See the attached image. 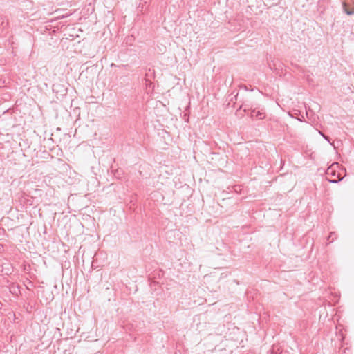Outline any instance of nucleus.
Segmentation results:
<instances>
[{
    "instance_id": "obj_3",
    "label": "nucleus",
    "mask_w": 354,
    "mask_h": 354,
    "mask_svg": "<svg viewBox=\"0 0 354 354\" xmlns=\"http://www.w3.org/2000/svg\"><path fill=\"white\" fill-rule=\"evenodd\" d=\"M342 6H343V9H344V11L346 14H347L348 15H354V10H352V9H348L347 8V4L346 3L344 2L342 3Z\"/></svg>"
},
{
    "instance_id": "obj_1",
    "label": "nucleus",
    "mask_w": 354,
    "mask_h": 354,
    "mask_svg": "<svg viewBox=\"0 0 354 354\" xmlns=\"http://www.w3.org/2000/svg\"><path fill=\"white\" fill-rule=\"evenodd\" d=\"M336 165L338 167V163L333 164L331 167H329L326 171L327 180L332 183H337L342 180L339 173H337L333 166Z\"/></svg>"
},
{
    "instance_id": "obj_13",
    "label": "nucleus",
    "mask_w": 354,
    "mask_h": 354,
    "mask_svg": "<svg viewBox=\"0 0 354 354\" xmlns=\"http://www.w3.org/2000/svg\"><path fill=\"white\" fill-rule=\"evenodd\" d=\"M144 1H145V3H147V0H144Z\"/></svg>"
},
{
    "instance_id": "obj_7",
    "label": "nucleus",
    "mask_w": 354,
    "mask_h": 354,
    "mask_svg": "<svg viewBox=\"0 0 354 354\" xmlns=\"http://www.w3.org/2000/svg\"><path fill=\"white\" fill-rule=\"evenodd\" d=\"M335 235V232H331L328 238V240H329L330 239H332V241H330V242H332L333 241V236Z\"/></svg>"
},
{
    "instance_id": "obj_9",
    "label": "nucleus",
    "mask_w": 354,
    "mask_h": 354,
    "mask_svg": "<svg viewBox=\"0 0 354 354\" xmlns=\"http://www.w3.org/2000/svg\"><path fill=\"white\" fill-rule=\"evenodd\" d=\"M324 136V138L326 140H328V138H328V136Z\"/></svg>"
},
{
    "instance_id": "obj_4",
    "label": "nucleus",
    "mask_w": 354,
    "mask_h": 354,
    "mask_svg": "<svg viewBox=\"0 0 354 354\" xmlns=\"http://www.w3.org/2000/svg\"><path fill=\"white\" fill-rule=\"evenodd\" d=\"M270 354H280L281 353L280 348L278 346H272L270 350Z\"/></svg>"
},
{
    "instance_id": "obj_12",
    "label": "nucleus",
    "mask_w": 354,
    "mask_h": 354,
    "mask_svg": "<svg viewBox=\"0 0 354 354\" xmlns=\"http://www.w3.org/2000/svg\"><path fill=\"white\" fill-rule=\"evenodd\" d=\"M353 4H354V0H351Z\"/></svg>"
},
{
    "instance_id": "obj_10",
    "label": "nucleus",
    "mask_w": 354,
    "mask_h": 354,
    "mask_svg": "<svg viewBox=\"0 0 354 354\" xmlns=\"http://www.w3.org/2000/svg\"><path fill=\"white\" fill-rule=\"evenodd\" d=\"M237 96H238V93H237L236 95H234V98H235V100H236V99H237Z\"/></svg>"
},
{
    "instance_id": "obj_2",
    "label": "nucleus",
    "mask_w": 354,
    "mask_h": 354,
    "mask_svg": "<svg viewBox=\"0 0 354 354\" xmlns=\"http://www.w3.org/2000/svg\"><path fill=\"white\" fill-rule=\"evenodd\" d=\"M248 114L251 118H255L257 120H262L266 117V113L263 110L257 109H251Z\"/></svg>"
},
{
    "instance_id": "obj_5",
    "label": "nucleus",
    "mask_w": 354,
    "mask_h": 354,
    "mask_svg": "<svg viewBox=\"0 0 354 354\" xmlns=\"http://www.w3.org/2000/svg\"><path fill=\"white\" fill-rule=\"evenodd\" d=\"M146 77L148 76V74L146 73L145 75ZM145 84H146V86L149 88H150L152 86H153V83L151 81H150L147 77H145Z\"/></svg>"
},
{
    "instance_id": "obj_8",
    "label": "nucleus",
    "mask_w": 354,
    "mask_h": 354,
    "mask_svg": "<svg viewBox=\"0 0 354 354\" xmlns=\"http://www.w3.org/2000/svg\"><path fill=\"white\" fill-rule=\"evenodd\" d=\"M3 250V245L0 243V252H1Z\"/></svg>"
},
{
    "instance_id": "obj_11",
    "label": "nucleus",
    "mask_w": 354,
    "mask_h": 354,
    "mask_svg": "<svg viewBox=\"0 0 354 354\" xmlns=\"http://www.w3.org/2000/svg\"><path fill=\"white\" fill-rule=\"evenodd\" d=\"M2 306H3L2 303L0 302V309L1 308Z\"/></svg>"
},
{
    "instance_id": "obj_14",
    "label": "nucleus",
    "mask_w": 354,
    "mask_h": 354,
    "mask_svg": "<svg viewBox=\"0 0 354 354\" xmlns=\"http://www.w3.org/2000/svg\"><path fill=\"white\" fill-rule=\"evenodd\" d=\"M1 230H4V229H3V228H1Z\"/></svg>"
},
{
    "instance_id": "obj_6",
    "label": "nucleus",
    "mask_w": 354,
    "mask_h": 354,
    "mask_svg": "<svg viewBox=\"0 0 354 354\" xmlns=\"http://www.w3.org/2000/svg\"><path fill=\"white\" fill-rule=\"evenodd\" d=\"M348 351H349L347 348L339 349V354H348Z\"/></svg>"
}]
</instances>
